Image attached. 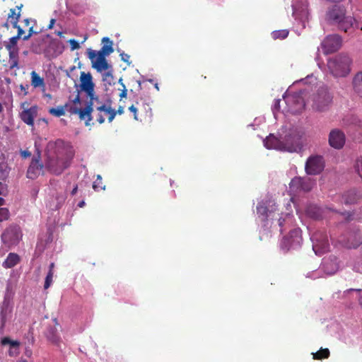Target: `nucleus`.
Returning a JSON list of instances; mask_svg holds the SVG:
<instances>
[{"label": "nucleus", "instance_id": "f257e3e1", "mask_svg": "<svg viewBox=\"0 0 362 362\" xmlns=\"http://www.w3.org/2000/svg\"><path fill=\"white\" fill-rule=\"evenodd\" d=\"M304 132L299 129H291L284 136L279 138L270 134L264 140V145L268 149H275L289 153L298 152L303 146L302 139Z\"/></svg>", "mask_w": 362, "mask_h": 362}, {"label": "nucleus", "instance_id": "f03ea898", "mask_svg": "<svg viewBox=\"0 0 362 362\" xmlns=\"http://www.w3.org/2000/svg\"><path fill=\"white\" fill-rule=\"evenodd\" d=\"M326 21L331 25H336L339 30L346 33L354 26V17L346 16L344 6L334 5L326 13Z\"/></svg>", "mask_w": 362, "mask_h": 362}, {"label": "nucleus", "instance_id": "7ed1b4c3", "mask_svg": "<svg viewBox=\"0 0 362 362\" xmlns=\"http://www.w3.org/2000/svg\"><path fill=\"white\" fill-rule=\"evenodd\" d=\"M276 211V202L271 199L262 200L258 203L257 206V219L261 222L264 231H266L273 224Z\"/></svg>", "mask_w": 362, "mask_h": 362}, {"label": "nucleus", "instance_id": "20e7f679", "mask_svg": "<svg viewBox=\"0 0 362 362\" xmlns=\"http://www.w3.org/2000/svg\"><path fill=\"white\" fill-rule=\"evenodd\" d=\"M351 59L346 54H339L329 59L327 68L334 77H344L350 72Z\"/></svg>", "mask_w": 362, "mask_h": 362}, {"label": "nucleus", "instance_id": "39448f33", "mask_svg": "<svg viewBox=\"0 0 362 362\" xmlns=\"http://www.w3.org/2000/svg\"><path fill=\"white\" fill-rule=\"evenodd\" d=\"M293 17L303 28L310 19V11L306 0H296L292 4Z\"/></svg>", "mask_w": 362, "mask_h": 362}, {"label": "nucleus", "instance_id": "423d86ee", "mask_svg": "<svg viewBox=\"0 0 362 362\" xmlns=\"http://www.w3.org/2000/svg\"><path fill=\"white\" fill-rule=\"evenodd\" d=\"M50 185L52 193L47 203V206L51 210H57L64 204L66 199V192L64 188L59 187L58 189L57 182L55 180L51 181Z\"/></svg>", "mask_w": 362, "mask_h": 362}, {"label": "nucleus", "instance_id": "0eeeda50", "mask_svg": "<svg viewBox=\"0 0 362 362\" xmlns=\"http://www.w3.org/2000/svg\"><path fill=\"white\" fill-rule=\"evenodd\" d=\"M284 100L286 104L284 112L298 114L304 109L305 103L299 93L286 94L284 95Z\"/></svg>", "mask_w": 362, "mask_h": 362}, {"label": "nucleus", "instance_id": "6e6552de", "mask_svg": "<svg viewBox=\"0 0 362 362\" xmlns=\"http://www.w3.org/2000/svg\"><path fill=\"white\" fill-rule=\"evenodd\" d=\"M95 103H98V98H92L90 99V101L84 109H79L69 104H66L65 106L70 113L78 115L79 118L82 120H85L86 124L88 125L89 122L92 120L91 112L95 108Z\"/></svg>", "mask_w": 362, "mask_h": 362}, {"label": "nucleus", "instance_id": "1a4fd4ad", "mask_svg": "<svg viewBox=\"0 0 362 362\" xmlns=\"http://www.w3.org/2000/svg\"><path fill=\"white\" fill-rule=\"evenodd\" d=\"M312 107L317 112H325L329 109L332 102V96L326 88L319 90L312 98Z\"/></svg>", "mask_w": 362, "mask_h": 362}, {"label": "nucleus", "instance_id": "9d476101", "mask_svg": "<svg viewBox=\"0 0 362 362\" xmlns=\"http://www.w3.org/2000/svg\"><path fill=\"white\" fill-rule=\"evenodd\" d=\"M71 155L66 158L48 157L46 163V168L53 174L60 175L66 168H67L71 162Z\"/></svg>", "mask_w": 362, "mask_h": 362}, {"label": "nucleus", "instance_id": "9b49d317", "mask_svg": "<svg viewBox=\"0 0 362 362\" xmlns=\"http://www.w3.org/2000/svg\"><path fill=\"white\" fill-rule=\"evenodd\" d=\"M301 230L300 228L292 230L289 235L281 240L280 247L286 252L291 249L299 248L302 243Z\"/></svg>", "mask_w": 362, "mask_h": 362}, {"label": "nucleus", "instance_id": "f8f14e48", "mask_svg": "<svg viewBox=\"0 0 362 362\" xmlns=\"http://www.w3.org/2000/svg\"><path fill=\"white\" fill-rule=\"evenodd\" d=\"M315 184L314 180L310 177H296L291 181L289 189L293 194H297L301 192H307L312 189Z\"/></svg>", "mask_w": 362, "mask_h": 362}, {"label": "nucleus", "instance_id": "ddd939ff", "mask_svg": "<svg viewBox=\"0 0 362 362\" xmlns=\"http://www.w3.org/2000/svg\"><path fill=\"white\" fill-rule=\"evenodd\" d=\"M313 243V250L317 255H322L329 248L328 238L326 233L317 231L310 237Z\"/></svg>", "mask_w": 362, "mask_h": 362}, {"label": "nucleus", "instance_id": "4468645a", "mask_svg": "<svg viewBox=\"0 0 362 362\" xmlns=\"http://www.w3.org/2000/svg\"><path fill=\"white\" fill-rule=\"evenodd\" d=\"M325 168V160L322 156L313 155L308 158L305 170L308 175H315L320 174Z\"/></svg>", "mask_w": 362, "mask_h": 362}, {"label": "nucleus", "instance_id": "2eb2a0df", "mask_svg": "<svg viewBox=\"0 0 362 362\" xmlns=\"http://www.w3.org/2000/svg\"><path fill=\"white\" fill-rule=\"evenodd\" d=\"M342 39L337 34L327 36L321 43L322 52L328 54L337 51L341 46Z\"/></svg>", "mask_w": 362, "mask_h": 362}, {"label": "nucleus", "instance_id": "dca6fc26", "mask_svg": "<svg viewBox=\"0 0 362 362\" xmlns=\"http://www.w3.org/2000/svg\"><path fill=\"white\" fill-rule=\"evenodd\" d=\"M22 237L21 229L17 226L8 227L1 235L3 243L8 247L16 245Z\"/></svg>", "mask_w": 362, "mask_h": 362}, {"label": "nucleus", "instance_id": "f3484780", "mask_svg": "<svg viewBox=\"0 0 362 362\" xmlns=\"http://www.w3.org/2000/svg\"><path fill=\"white\" fill-rule=\"evenodd\" d=\"M88 55L91 61L92 66L98 71L101 72L108 69L109 65L103 53H96V51L89 49Z\"/></svg>", "mask_w": 362, "mask_h": 362}, {"label": "nucleus", "instance_id": "a211bd4d", "mask_svg": "<svg viewBox=\"0 0 362 362\" xmlns=\"http://www.w3.org/2000/svg\"><path fill=\"white\" fill-rule=\"evenodd\" d=\"M95 108L98 111L96 115V119L100 124H102L105 122V117L103 113L108 116L109 122H112L115 117L116 112L115 110L112 109L109 105L100 104V103L98 101V103H95Z\"/></svg>", "mask_w": 362, "mask_h": 362}, {"label": "nucleus", "instance_id": "6ab92c4d", "mask_svg": "<svg viewBox=\"0 0 362 362\" xmlns=\"http://www.w3.org/2000/svg\"><path fill=\"white\" fill-rule=\"evenodd\" d=\"M92 79V76L90 73H81L80 88L81 90L86 93V94L90 97V99L95 98L94 95V83Z\"/></svg>", "mask_w": 362, "mask_h": 362}, {"label": "nucleus", "instance_id": "aec40b11", "mask_svg": "<svg viewBox=\"0 0 362 362\" xmlns=\"http://www.w3.org/2000/svg\"><path fill=\"white\" fill-rule=\"evenodd\" d=\"M346 141L345 134L338 129H332L329 134V144L335 149L341 148Z\"/></svg>", "mask_w": 362, "mask_h": 362}, {"label": "nucleus", "instance_id": "412c9836", "mask_svg": "<svg viewBox=\"0 0 362 362\" xmlns=\"http://www.w3.org/2000/svg\"><path fill=\"white\" fill-rule=\"evenodd\" d=\"M333 211L334 213H339L334 207H326L325 209H322L317 207L316 206H311L308 207L307 209L308 214L313 218H323L326 217V214L329 212Z\"/></svg>", "mask_w": 362, "mask_h": 362}, {"label": "nucleus", "instance_id": "4be33fe9", "mask_svg": "<svg viewBox=\"0 0 362 362\" xmlns=\"http://www.w3.org/2000/svg\"><path fill=\"white\" fill-rule=\"evenodd\" d=\"M43 165L40 163V158H33L27 171V177L34 180L42 172Z\"/></svg>", "mask_w": 362, "mask_h": 362}, {"label": "nucleus", "instance_id": "5701e85b", "mask_svg": "<svg viewBox=\"0 0 362 362\" xmlns=\"http://www.w3.org/2000/svg\"><path fill=\"white\" fill-rule=\"evenodd\" d=\"M37 115V107L33 106L28 109H24L20 113L21 120L29 126H33L34 119Z\"/></svg>", "mask_w": 362, "mask_h": 362}, {"label": "nucleus", "instance_id": "b1692460", "mask_svg": "<svg viewBox=\"0 0 362 362\" xmlns=\"http://www.w3.org/2000/svg\"><path fill=\"white\" fill-rule=\"evenodd\" d=\"M339 269L337 258L324 259L322 263L321 269L328 275L334 274Z\"/></svg>", "mask_w": 362, "mask_h": 362}, {"label": "nucleus", "instance_id": "393cba45", "mask_svg": "<svg viewBox=\"0 0 362 362\" xmlns=\"http://www.w3.org/2000/svg\"><path fill=\"white\" fill-rule=\"evenodd\" d=\"M2 345H9L8 355L11 357H16L20 354V341L12 340L8 337H4L1 341Z\"/></svg>", "mask_w": 362, "mask_h": 362}, {"label": "nucleus", "instance_id": "a878e982", "mask_svg": "<svg viewBox=\"0 0 362 362\" xmlns=\"http://www.w3.org/2000/svg\"><path fill=\"white\" fill-rule=\"evenodd\" d=\"M279 217L277 219V224L279 227V231L282 233L287 226H290L293 223V216L290 213L277 214Z\"/></svg>", "mask_w": 362, "mask_h": 362}, {"label": "nucleus", "instance_id": "bb28decb", "mask_svg": "<svg viewBox=\"0 0 362 362\" xmlns=\"http://www.w3.org/2000/svg\"><path fill=\"white\" fill-rule=\"evenodd\" d=\"M362 243V237L358 232L350 233L349 238L344 244L349 248H356Z\"/></svg>", "mask_w": 362, "mask_h": 362}, {"label": "nucleus", "instance_id": "cd10ccee", "mask_svg": "<svg viewBox=\"0 0 362 362\" xmlns=\"http://www.w3.org/2000/svg\"><path fill=\"white\" fill-rule=\"evenodd\" d=\"M19 261L20 257L17 254L9 253L2 265L4 268L9 269L16 266Z\"/></svg>", "mask_w": 362, "mask_h": 362}, {"label": "nucleus", "instance_id": "c85d7f7f", "mask_svg": "<svg viewBox=\"0 0 362 362\" xmlns=\"http://www.w3.org/2000/svg\"><path fill=\"white\" fill-rule=\"evenodd\" d=\"M102 42L103 43V46L101 49L96 53H103L104 56H107L113 52L114 49L112 48V42L110 40L109 37H105L102 39Z\"/></svg>", "mask_w": 362, "mask_h": 362}, {"label": "nucleus", "instance_id": "c756f323", "mask_svg": "<svg viewBox=\"0 0 362 362\" xmlns=\"http://www.w3.org/2000/svg\"><path fill=\"white\" fill-rule=\"evenodd\" d=\"M359 197L356 191L351 190L342 196L341 202L345 204H352L357 202Z\"/></svg>", "mask_w": 362, "mask_h": 362}, {"label": "nucleus", "instance_id": "7c9ffc66", "mask_svg": "<svg viewBox=\"0 0 362 362\" xmlns=\"http://www.w3.org/2000/svg\"><path fill=\"white\" fill-rule=\"evenodd\" d=\"M353 86L354 91L362 97V71L356 74L353 79Z\"/></svg>", "mask_w": 362, "mask_h": 362}, {"label": "nucleus", "instance_id": "2f4dec72", "mask_svg": "<svg viewBox=\"0 0 362 362\" xmlns=\"http://www.w3.org/2000/svg\"><path fill=\"white\" fill-rule=\"evenodd\" d=\"M31 84L33 87H43L45 86L44 80L35 71L31 72Z\"/></svg>", "mask_w": 362, "mask_h": 362}, {"label": "nucleus", "instance_id": "473e14b6", "mask_svg": "<svg viewBox=\"0 0 362 362\" xmlns=\"http://www.w3.org/2000/svg\"><path fill=\"white\" fill-rule=\"evenodd\" d=\"M9 54V62L11 68L18 67V49H7Z\"/></svg>", "mask_w": 362, "mask_h": 362}, {"label": "nucleus", "instance_id": "72a5a7b5", "mask_svg": "<svg viewBox=\"0 0 362 362\" xmlns=\"http://www.w3.org/2000/svg\"><path fill=\"white\" fill-rule=\"evenodd\" d=\"M46 336L47 339L54 344H57L59 341L60 338L56 328H49L47 332Z\"/></svg>", "mask_w": 362, "mask_h": 362}, {"label": "nucleus", "instance_id": "f704fd0d", "mask_svg": "<svg viewBox=\"0 0 362 362\" xmlns=\"http://www.w3.org/2000/svg\"><path fill=\"white\" fill-rule=\"evenodd\" d=\"M288 35V30H275L272 33V37L274 40L280 39L283 40L287 37Z\"/></svg>", "mask_w": 362, "mask_h": 362}, {"label": "nucleus", "instance_id": "c9c22d12", "mask_svg": "<svg viewBox=\"0 0 362 362\" xmlns=\"http://www.w3.org/2000/svg\"><path fill=\"white\" fill-rule=\"evenodd\" d=\"M314 359L327 358L329 356V351L328 349H320L316 353H313Z\"/></svg>", "mask_w": 362, "mask_h": 362}, {"label": "nucleus", "instance_id": "e433bc0d", "mask_svg": "<svg viewBox=\"0 0 362 362\" xmlns=\"http://www.w3.org/2000/svg\"><path fill=\"white\" fill-rule=\"evenodd\" d=\"M49 112L56 117H60L65 114L64 108L62 106L50 108Z\"/></svg>", "mask_w": 362, "mask_h": 362}, {"label": "nucleus", "instance_id": "4c0bfd02", "mask_svg": "<svg viewBox=\"0 0 362 362\" xmlns=\"http://www.w3.org/2000/svg\"><path fill=\"white\" fill-rule=\"evenodd\" d=\"M353 269L356 272L362 274V255L357 257L354 262Z\"/></svg>", "mask_w": 362, "mask_h": 362}, {"label": "nucleus", "instance_id": "58836bf2", "mask_svg": "<svg viewBox=\"0 0 362 362\" xmlns=\"http://www.w3.org/2000/svg\"><path fill=\"white\" fill-rule=\"evenodd\" d=\"M18 40V37H12L9 39V41L6 42V48L7 49H18L17 47V41Z\"/></svg>", "mask_w": 362, "mask_h": 362}, {"label": "nucleus", "instance_id": "ea45409f", "mask_svg": "<svg viewBox=\"0 0 362 362\" xmlns=\"http://www.w3.org/2000/svg\"><path fill=\"white\" fill-rule=\"evenodd\" d=\"M103 81L107 85H112L114 83V77L111 72L107 71L103 75Z\"/></svg>", "mask_w": 362, "mask_h": 362}, {"label": "nucleus", "instance_id": "a19ab883", "mask_svg": "<svg viewBox=\"0 0 362 362\" xmlns=\"http://www.w3.org/2000/svg\"><path fill=\"white\" fill-rule=\"evenodd\" d=\"M54 272L53 271H49L48 274L46 276L44 288L45 289H47L52 283Z\"/></svg>", "mask_w": 362, "mask_h": 362}, {"label": "nucleus", "instance_id": "79ce46f5", "mask_svg": "<svg viewBox=\"0 0 362 362\" xmlns=\"http://www.w3.org/2000/svg\"><path fill=\"white\" fill-rule=\"evenodd\" d=\"M19 17H20V13H18V14L17 15V17L16 18L15 21L13 22H12L13 26L18 29V35L16 37H18V39L24 33L23 30L18 25Z\"/></svg>", "mask_w": 362, "mask_h": 362}, {"label": "nucleus", "instance_id": "37998d69", "mask_svg": "<svg viewBox=\"0 0 362 362\" xmlns=\"http://www.w3.org/2000/svg\"><path fill=\"white\" fill-rule=\"evenodd\" d=\"M8 210L5 207L0 208V221L7 220L8 218Z\"/></svg>", "mask_w": 362, "mask_h": 362}, {"label": "nucleus", "instance_id": "c03bdc74", "mask_svg": "<svg viewBox=\"0 0 362 362\" xmlns=\"http://www.w3.org/2000/svg\"><path fill=\"white\" fill-rule=\"evenodd\" d=\"M355 169L359 176L362 178V158L357 159L355 165Z\"/></svg>", "mask_w": 362, "mask_h": 362}, {"label": "nucleus", "instance_id": "a18cd8bd", "mask_svg": "<svg viewBox=\"0 0 362 362\" xmlns=\"http://www.w3.org/2000/svg\"><path fill=\"white\" fill-rule=\"evenodd\" d=\"M69 42L71 45V49L72 51L75 50V49H79L80 47V45L79 43L74 39H71L69 40Z\"/></svg>", "mask_w": 362, "mask_h": 362}, {"label": "nucleus", "instance_id": "49530a36", "mask_svg": "<svg viewBox=\"0 0 362 362\" xmlns=\"http://www.w3.org/2000/svg\"><path fill=\"white\" fill-rule=\"evenodd\" d=\"M93 188L95 190H99V189H105V186H102V180L100 182L98 181V180H95L93 182Z\"/></svg>", "mask_w": 362, "mask_h": 362}, {"label": "nucleus", "instance_id": "de8ad7c7", "mask_svg": "<svg viewBox=\"0 0 362 362\" xmlns=\"http://www.w3.org/2000/svg\"><path fill=\"white\" fill-rule=\"evenodd\" d=\"M351 28L360 29L362 30V20H358L354 17V26H352Z\"/></svg>", "mask_w": 362, "mask_h": 362}, {"label": "nucleus", "instance_id": "09e8293b", "mask_svg": "<svg viewBox=\"0 0 362 362\" xmlns=\"http://www.w3.org/2000/svg\"><path fill=\"white\" fill-rule=\"evenodd\" d=\"M8 189L6 184L0 182V195H6Z\"/></svg>", "mask_w": 362, "mask_h": 362}, {"label": "nucleus", "instance_id": "8fccbe9b", "mask_svg": "<svg viewBox=\"0 0 362 362\" xmlns=\"http://www.w3.org/2000/svg\"><path fill=\"white\" fill-rule=\"evenodd\" d=\"M120 57H121V59L124 62H127L128 64H130L131 62H129V58H130V56L127 54H125L124 52H122L120 54Z\"/></svg>", "mask_w": 362, "mask_h": 362}, {"label": "nucleus", "instance_id": "3c124183", "mask_svg": "<svg viewBox=\"0 0 362 362\" xmlns=\"http://www.w3.org/2000/svg\"><path fill=\"white\" fill-rule=\"evenodd\" d=\"M119 82L121 83V85L123 87V90H122V93H120L119 96H120L121 98H126L127 97V89L125 88L124 84L122 83V79L120 78Z\"/></svg>", "mask_w": 362, "mask_h": 362}, {"label": "nucleus", "instance_id": "603ef678", "mask_svg": "<svg viewBox=\"0 0 362 362\" xmlns=\"http://www.w3.org/2000/svg\"><path fill=\"white\" fill-rule=\"evenodd\" d=\"M280 103H281V100H276L274 101V103L273 105V107H272V110H273V112H274V114L275 115V112L276 110H279V107H280Z\"/></svg>", "mask_w": 362, "mask_h": 362}, {"label": "nucleus", "instance_id": "864d4df0", "mask_svg": "<svg viewBox=\"0 0 362 362\" xmlns=\"http://www.w3.org/2000/svg\"><path fill=\"white\" fill-rule=\"evenodd\" d=\"M18 13H16L15 9H11V13L8 16V18L11 19V23L13 22L17 17Z\"/></svg>", "mask_w": 362, "mask_h": 362}, {"label": "nucleus", "instance_id": "5fc2aeb1", "mask_svg": "<svg viewBox=\"0 0 362 362\" xmlns=\"http://www.w3.org/2000/svg\"><path fill=\"white\" fill-rule=\"evenodd\" d=\"M129 110L131 112L134 114V117L136 120H138L137 117V108L134 105H132L129 107Z\"/></svg>", "mask_w": 362, "mask_h": 362}, {"label": "nucleus", "instance_id": "6e6d98bb", "mask_svg": "<svg viewBox=\"0 0 362 362\" xmlns=\"http://www.w3.org/2000/svg\"><path fill=\"white\" fill-rule=\"evenodd\" d=\"M0 171L2 173V176H6L8 174V172L6 170V165L4 163L0 164Z\"/></svg>", "mask_w": 362, "mask_h": 362}, {"label": "nucleus", "instance_id": "4d7b16f0", "mask_svg": "<svg viewBox=\"0 0 362 362\" xmlns=\"http://www.w3.org/2000/svg\"><path fill=\"white\" fill-rule=\"evenodd\" d=\"M24 354L27 357L30 358L33 355L32 349L29 346H26Z\"/></svg>", "mask_w": 362, "mask_h": 362}, {"label": "nucleus", "instance_id": "13d9d810", "mask_svg": "<svg viewBox=\"0 0 362 362\" xmlns=\"http://www.w3.org/2000/svg\"><path fill=\"white\" fill-rule=\"evenodd\" d=\"M33 33V27H31L29 29V33L27 35L23 36V40H28L32 36Z\"/></svg>", "mask_w": 362, "mask_h": 362}, {"label": "nucleus", "instance_id": "bf43d9fd", "mask_svg": "<svg viewBox=\"0 0 362 362\" xmlns=\"http://www.w3.org/2000/svg\"><path fill=\"white\" fill-rule=\"evenodd\" d=\"M80 96H79V93H78L76 95V96L75 97L74 99L72 100L71 103H73V105H77V104H80Z\"/></svg>", "mask_w": 362, "mask_h": 362}, {"label": "nucleus", "instance_id": "052dcab7", "mask_svg": "<svg viewBox=\"0 0 362 362\" xmlns=\"http://www.w3.org/2000/svg\"><path fill=\"white\" fill-rule=\"evenodd\" d=\"M21 154L23 158H28L30 156V153L28 151H22Z\"/></svg>", "mask_w": 362, "mask_h": 362}, {"label": "nucleus", "instance_id": "680f3d73", "mask_svg": "<svg viewBox=\"0 0 362 362\" xmlns=\"http://www.w3.org/2000/svg\"><path fill=\"white\" fill-rule=\"evenodd\" d=\"M54 23H55V19L52 18V19L50 20L49 24V25H48V28H49V29H52V28H53V26H54Z\"/></svg>", "mask_w": 362, "mask_h": 362}, {"label": "nucleus", "instance_id": "e2e57ef3", "mask_svg": "<svg viewBox=\"0 0 362 362\" xmlns=\"http://www.w3.org/2000/svg\"><path fill=\"white\" fill-rule=\"evenodd\" d=\"M1 318L2 324L4 325L5 322H6V317H5V315L3 311L1 313Z\"/></svg>", "mask_w": 362, "mask_h": 362}, {"label": "nucleus", "instance_id": "0e129e2a", "mask_svg": "<svg viewBox=\"0 0 362 362\" xmlns=\"http://www.w3.org/2000/svg\"><path fill=\"white\" fill-rule=\"evenodd\" d=\"M313 75L311 76H308L305 78L304 79H301L300 81H305V83H307L308 80L310 79V78H313Z\"/></svg>", "mask_w": 362, "mask_h": 362}, {"label": "nucleus", "instance_id": "69168bd1", "mask_svg": "<svg viewBox=\"0 0 362 362\" xmlns=\"http://www.w3.org/2000/svg\"><path fill=\"white\" fill-rule=\"evenodd\" d=\"M5 204V201L3 198L0 197V208H2V206H4Z\"/></svg>", "mask_w": 362, "mask_h": 362}, {"label": "nucleus", "instance_id": "338daca9", "mask_svg": "<svg viewBox=\"0 0 362 362\" xmlns=\"http://www.w3.org/2000/svg\"><path fill=\"white\" fill-rule=\"evenodd\" d=\"M78 187L76 186L71 191V194H75L77 192Z\"/></svg>", "mask_w": 362, "mask_h": 362}, {"label": "nucleus", "instance_id": "774afa93", "mask_svg": "<svg viewBox=\"0 0 362 362\" xmlns=\"http://www.w3.org/2000/svg\"><path fill=\"white\" fill-rule=\"evenodd\" d=\"M358 302H359L360 305L362 307V295L360 296V298L358 299Z\"/></svg>", "mask_w": 362, "mask_h": 362}]
</instances>
